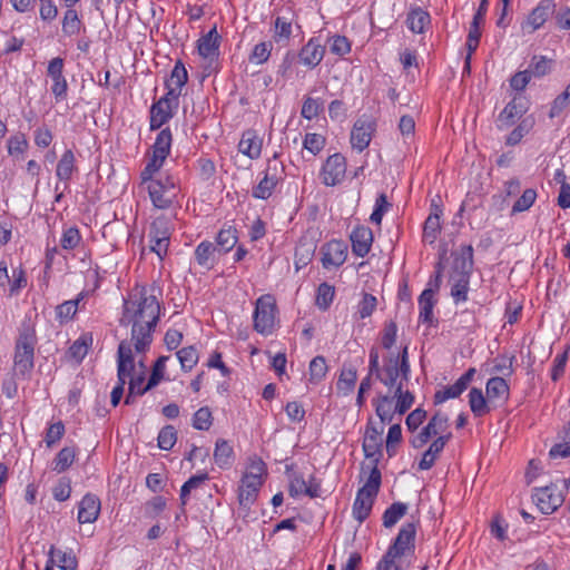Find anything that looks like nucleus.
<instances>
[{"label": "nucleus", "instance_id": "obj_54", "mask_svg": "<svg viewBox=\"0 0 570 570\" xmlns=\"http://www.w3.org/2000/svg\"><path fill=\"white\" fill-rule=\"evenodd\" d=\"M330 51L338 57H344L345 55L351 52L352 43L351 41L342 35H334L328 39Z\"/></svg>", "mask_w": 570, "mask_h": 570}, {"label": "nucleus", "instance_id": "obj_23", "mask_svg": "<svg viewBox=\"0 0 570 570\" xmlns=\"http://www.w3.org/2000/svg\"><path fill=\"white\" fill-rule=\"evenodd\" d=\"M350 240L353 254L357 257H365L372 248L374 240L373 232L365 225H358L353 228Z\"/></svg>", "mask_w": 570, "mask_h": 570}, {"label": "nucleus", "instance_id": "obj_32", "mask_svg": "<svg viewBox=\"0 0 570 570\" xmlns=\"http://www.w3.org/2000/svg\"><path fill=\"white\" fill-rule=\"evenodd\" d=\"M86 31V26L75 8H66L61 19V32L63 36L72 38Z\"/></svg>", "mask_w": 570, "mask_h": 570}, {"label": "nucleus", "instance_id": "obj_35", "mask_svg": "<svg viewBox=\"0 0 570 570\" xmlns=\"http://www.w3.org/2000/svg\"><path fill=\"white\" fill-rule=\"evenodd\" d=\"M213 456L220 469H229L235 460L233 445L225 439H218L215 443Z\"/></svg>", "mask_w": 570, "mask_h": 570}, {"label": "nucleus", "instance_id": "obj_33", "mask_svg": "<svg viewBox=\"0 0 570 570\" xmlns=\"http://www.w3.org/2000/svg\"><path fill=\"white\" fill-rule=\"evenodd\" d=\"M77 171L76 156L71 149H67L61 155L56 167L57 178L68 187V183L72 178L73 173Z\"/></svg>", "mask_w": 570, "mask_h": 570}, {"label": "nucleus", "instance_id": "obj_59", "mask_svg": "<svg viewBox=\"0 0 570 570\" xmlns=\"http://www.w3.org/2000/svg\"><path fill=\"white\" fill-rule=\"evenodd\" d=\"M134 371H130V377L127 379L129 384V393L126 396L125 403L130 404L132 395H142L149 389H146V385L142 386L145 381L144 372H140L137 376L132 375Z\"/></svg>", "mask_w": 570, "mask_h": 570}, {"label": "nucleus", "instance_id": "obj_9", "mask_svg": "<svg viewBox=\"0 0 570 570\" xmlns=\"http://www.w3.org/2000/svg\"><path fill=\"white\" fill-rule=\"evenodd\" d=\"M173 144V134L169 128L161 129L153 145V156L142 169L140 177L144 183L150 180L153 176L163 167L166 158L170 154Z\"/></svg>", "mask_w": 570, "mask_h": 570}, {"label": "nucleus", "instance_id": "obj_28", "mask_svg": "<svg viewBox=\"0 0 570 570\" xmlns=\"http://www.w3.org/2000/svg\"><path fill=\"white\" fill-rule=\"evenodd\" d=\"M263 139L255 130L243 132L238 142V151L252 160L258 159L262 155Z\"/></svg>", "mask_w": 570, "mask_h": 570}, {"label": "nucleus", "instance_id": "obj_64", "mask_svg": "<svg viewBox=\"0 0 570 570\" xmlns=\"http://www.w3.org/2000/svg\"><path fill=\"white\" fill-rule=\"evenodd\" d=\"M569 102H570V80H569V83L567 85L566 89L554 98L549 116L551 118L559 116L561 114V111L567 108Z\"/></svg>", "mask_w": 570, "mask_h": 570}, {"label": "nucleus", "instance_id": "obj_4", "mask_svg": "<svg viewBox=\"0 0 570 570\" xmlns=\"http://www.w3.org/2000/svg\"><path fill=\"white\" fill-rule=\"evenodd\" d=\"M415 396L409 389L387 390L386 394H379L373 400V406L383 423H391L395 415L402 416L414 404Z\"/></svg>", "mask_w": 570, "mask_h": 570}, {"label": "nucleus", "instance_id": "obj_8", "mask_svg": "<svg viewBox=\"0 0 570 570\" xmlns=\"http://www.w3.org/2000/svg\"><path fill=\"white\" fill-rule=\"evenodd\" d=\"M36 336L31 330L20 333L13 357V371L16 375L26 377L33 368Z\"/></svg>", "mask_w": 570, "mask_h": 570}, {"label": "nucleus", "instance_id": "obj_45", "mask_svg": "<svg viewBox=\"0 0 570 570\" xmlns=\"http://www.w3.org/2000/svg\"><path fill=\"white\" fill-rule=\"evenodd\" d=\"M385 424L386 423H383L381 420L379 424L368 421L364 436L365 450L367 448H376L382 443V434L384 432Z\"/></svg>", "mask_w": 570, "mask_h": 570}, {"label": "nucleus", "instance_id": "obj_31", "mask_svg": "<svg viewBox=\"0 0 570 570\" xmlns=\"http://www.w3.org/2000/svg\"><path fill=\"white\" fill-rule=\"evenodd\" d=\"M485 393L490 404L499 405L503 404L509 399L510 389L503 377L494 376L488 380Z\"/></svg>", "mask_w": 570, "mask_h": 570}, {"label": "nucleus", "instance_id": "obj_40", "mask_svg": "<svg viewBox=\"0 0 570 570\" xmlns=\"http://www.w3.org/2000/svg\"><path fill=\"white\" fill-rule=\"evenodd\" d=\"M238 242V230L233 225H225L216 236V243L223 253L230 252Z\"/></svg>", "mask_w": 570, "mask_h": 570}, {"label": "nucleus", "instance_id": "obj_61", "mask_svg": "<svg viewBox=\"0 0 570 570\" xmlns=\"http://www.w3.org/2000/svg\"><path fill=\"white\" fill-rule=\"evenodd\" d=\"M158 446L161 450H170L177 441V431L173 425L164 426L157 438Z\"/></svg>", "mask_w": 570, "mask_h": 570}, {"label": "nucleus", "instance_id": "obj_38", "mask_svg": "<svg viewBox=\"0 0 570 570\" xmlns=\"http://www.w3.org/2000/svg\"><path fill=\"white\" fill-rule=\"evenodd\" d=\"M430 22L429 12L422 8L411 9L406 17V26L413 33H423Z\"/></svg>", "mask_w": 570, "mask_h": 570}, {"label": "nucleus", "instance_id": "obj_56", "mask_svg": "<svg viewBox=\"0 0 570 570\" xmlns=\"http://www.w3.org/2000/svg\"><path fill=\"white\" fill-rule=\"evenodd\" d=\"M323 110V101L320 98L306 97L303 101L301 115L307 120H312Z\"/></svg>", "mask_w": 570, "mask_h": 570}, {"label": "nucleus", "instance_id": "obj_24", "mask_svg": "<svg viewBox=\"0 0 570 570\" xmlns=\"http://www.w3.org/2000/svg\"><path fill=\"white\" fill-rule=\"evenodd\" d=\"M528 110L527 101L523 97H514L500 112L498 121L501 127H510L519 120Z\"/></svg>", "mask_w": 570, "mask_h": 570}, {"label": "nucleus", "instance_id": "obj_36", "mask_svg": "<svg viewBox=\"0 0 570 570\" xmlns=\"http://www.w3.org/2000/svg\"><path fill=\"white\" fill-rule=\"evenodd\" d=\"M217 248L209 240L200 242L195 248V259L199 266L209 271L216 264L215 253Z\"/></svg>", "mask_w": 570, "mask_h": 570}, {"label": "nucleus", "instance_id": "obj_26", "mask_svg": "<svg viewBox=\"0 0 570 570\" xmlns=\"http://www.w3.org/2000/svg\"><path fill=\"white\" fill-rule=\"evenodd\" d=\"M451 436V433H446L434 439L429 448L423 452L422 458L417 463V468L422 471L430 470L444 450Z\"/></svg>", "mask_w": 570, "mask_h": 570}, {"label": "nucleus", "instance_id": "obj_5", "mask_svg": "<svg viewBox=\"0 0 570 570\" xmlns=\"http://www.w3.org/2000/svg\"><path fill=\"white\" fill-rule=\"evenodd\" d=\"M381 481L382 476L379 468L375 465L372 466L365 483L356 492V497L353 502L352 514L357 522H364L371 514L373 504L380 491Z\"/></svg>", "mask_w": 570, "mask_h": 570}, {"label": "nucleus", "instance_id": "obj_39", "mask_svg": "<svg viewBox=\"0 0 570 570\" xmlns=\"http://www.w3.org/2000/svg\"><path fill=\"white\" fill-rule=\"evenodd\" d=\"M470 278L471 277L468 276L450 275L451 296L455 304L464 303L468 301Z\"/></svg>", "mask_w": 570, "mask_h": 570}, {"label": "nucleus", "instance_id": "obj_17", "mask_svg": "<svg viewBox=\"0 0 570 570\" xmlns=\"http://www.w3.org/2000/svg\"><path fill=\"white\" fill-rule=\"evenodd\" d=\"M150 249L160 259H163L168 252L170 242V232L167 227V223L163 219H156L149 232Z\"/></svg>", "mask_w": 570, "mask_h": 570}, {"label": "nucleus", "instance_id": "obj_6", "mask_svg": "<svg viewBox=\"0 0 570 570\" xmlns=\"http://www.w3.org/2000/svg\"><path fill=\"white\" fill-rule=\"evenodd\" d=\"M173 85L178 86V60L175 61L170 80L167 82L168 91L166 95L154 101L149 109V129H160L169 119L174 117L171 99L175 98V88Z\"/></svg>", "mask_w": 570, "mask_h": 570}, {"label": "nucleus", "instance_id": "obj_18", "mask_svg": "<svg viewBox=\"0 0 570 570\" xmlns=\"http://www.w3.org/2000/svg\"><path fill=\"white\" fill-rule=\"evenodd\" d=\"M448 428V417L440 413L434 414L429 423L412 439L411 444L415 449L424 446L431 438L445 432Z\"/></svg>", "mask_w": 570, "mask_h": 570}, {"label": "nucleus", "instance_id": "obj_1", "mask_svg": "<svg viewBox=\"0 0 570 570\" xmlns=\"http://www.w3.org/2000/svg\"><path fill=\"white\" fill-rule=\"evenodd\" d=\"M160 315L159 302L146 287H135L124 299L122 313L119 320L121 326L130 327V337L119 344H127L136 353H145L153 342L157 322Z\"/></svg>", "mask_w": 570, "mask_h": 570}, {"label": "nucleus", "instance_id": "obj_3", "mask_svg": "<svg viewBox=\"0 0 570 570\" xmlns=\"http://www.w3.org/2000/svg\"><path fill=\"white\" fill-rule=\"evenodd\" d=\"M266 463L257 455L249 456L237 489V500L242 508L250 509L267 478Z\"/></svg>", "mask_w": 570, "mask_h": 570}, {"label": "nucleus", "instance_id": "obj_63", "mask_svg": "<svg viewBox=\"0 0 570 570\" xmlns=\"http://www.w3.org/2000/svg\"><path fill=\"white\" fill-rule=\"evenodd\" d=\"M50 554H51V557L57 558V560L59 562L58 567L61 570H76L77 569L78 562H77L76 557L71 552L67 553L61 550H55V548L52 547L50 549Z\"/></svg>", "mask_w": 570, "mask_h": 570}, {"label": "nucleus", "instance_id": "obj_11", "mask_svg": "<svg viewBox=\"0 0 570 570\" xmlns=\"http://www.w3.org/2000/svg\"><path fill=\"white\" fill-rule=\"evenodd\" d=\"M440 285L441 267H439L435 275L429 279L428 287L419 296V322L429 325L433 323V308L436 304L435 293L439 291Z\"/></svg>", "mask_w": 570, "mask_h": 570}, {"label": "nucleus", "instance_id": "obj_37", "mask_svg": "<svg viewBox=\"0 0 570 570\" xmlns=\"http://www.w3.org/2000/svg\"><path fill=\"white\" fill-rule=\"evenodd\" d=\"M468 396L470 410L474 416L482 417L491 411L492 404H490L481 389H471Z\"/></svg>", "mask_w": 570, "mask_h": 570}, {"label": "nucleus", "instance_id": "obj_48", "mask_svg": "<svg viewBox=\"0 0 570 570\" xmlns=\"http://www.w3.org/2000/svg\"><path fill=\"white\" fill-rule=\"evenodd\" d=\"M407 505L402 502H395L391 504L383 513V525L385 528H392L400 519L406 513Z\"/></svg>", "mask_w": 570, "mask_h": 570}, {"label": "nucleus", "instance_id": "obj_49", "mask_svg": "<svg viewBox=\"0 0 570 570\" xmlns=\"http://www.w3.org/2000/svg\"><path fill=\"white\" fill-rule=\"evenodd\" d=\"M7 148L11 157L18 158L29 148V141L24 134L18 132L8 138Z\"/></svg>", "mask_w": 570, "mask_h": 570}, {"label": "nucleus", "instance_id": "obj_41", "mask_svg": "<svg viewBox=\"0 0 570 570\" xmlns=\"http://www.w3.org/2000/svg\"><path fill=\"white\" fill-rule=\"evenodd\" d=\"M77 456V448L76 446H65L62 448L56 455L52 461V470L57 473H62L67 471L72 463L75 462Z\"/></svg>", "mask_w": 570, "mask_h": 570}, {"label": "nucleus", "instance_id": "obj_53", "mask_svg": "<svg viewBox=\"0 0 570 570\" xmlns=\"http://www.w3.org/2000/svg\"><path fill=\"white\" fill-rule=\"evenodd\" d=\"M377 299L374 295L364 293L357 303L356 314L361 320L370 317L376 309Z\"/></svg>", "mask_w": 570, "mask_h": 570}, {"label": "nucleus", "instance_id": "obj_43", "mask_svg": "<svg viewBox=\"0 0 570 570\" xmlns=\"http://www.w3.org/2000/svg\"><path fill=\"white\" fill-rule=\"evenodd\" d=\"M357 381V372L354 367H344L340 373L336 383L337 391L343 395H348L353 392Z\"/></svg>", "mask_w": 570, "mask_h": 570}, {"label": "nucleus", "instance_id": "obj_2", "mask_svg": "<svg viewBox=\"0 0 570 570\" xmlns=\"http://www.w3.org/2000/svg\"><path fill=\"white\" fill-rule=\"evenodd\" d=\"M368 368L370 374H374L387 390L397 389L400 392V389H407L411 372L407 346H403L396 354L390 353L382 366L377 351L372 350L368 355Z\"/></svg>", "mask_w": 570, "mask_h": 570}, {"label": "nucleus", "instance_id": "obj_52", "mask_svg": "<svg viewBox=\"0 0 570 570\" xmlns=\"http://www.w3.org/2000/svg\"><path fill=\"white\" fill-rule=\"evenodd\" d=\"M326 138L321 134L307 132L303 139V147L312 155H318L325 147Z\"/></svg>", "mask_w": 570, "mask_h": 570}, {"label": "nucleus", "instance_id": "obj_21", "mask_svg": "<svg viewBox=\"0 0 570 570\" xmlns=\"http://www.w3.org/2000/svg\"><path fill=\"white\" fill-rule=\"evenodd\" d=\"M47 73L52 80L51 92L57 101L67 97L68 83L63 76V59L56 57L48 63Z\"/></svg>", "mask_w": 570, "mask_h": 570}, {"label": "nucleus", "instance_id": "obj_22", "mask_svg": "<svg viewBox=\"0 0 570 570\" xmlns=\"http://www.w3.org/2000/svg\"><path fill=\"white\" fill-rule=\"evenodd\" d=\"M375 122L370 118H358L351 130V144L354 149L363 151L371 142Z\"/></svg>", "mask_w": 570, "mask_h": 570}, {"label": "nucleus", "instance_id": "obj_44", "mask_svg": "<svg viewBox=\"0 0 570 570\" xmlns=\"http://www.w3.org/2000/svg\"><path fill=\"white\" fill-rule=\"evenodd\" d=\"M440 216L441 210L436 209L434 213H431L425 223H424V229H423V237L424 240L433 244L441 230V223H440Z\"/></svg>", "mask_w": 570, "mask_h": 570}, {"label": "nucleus", "instance_id": "obj_47", "mask_svg": "<svg viewBox=\"0 0 570 570\" xmlns=\"http://www.w3.org/2000/svg\"><path fill=\"white\" fill-rule=\"evenodd\" d=\"M335 297V287L328 283H321L316 289L315 304L322 309L326 311L333 303Z\"/></svg>", "mask_w": 570, "mask_h": 570}, {"label": "nucleus", "instance_id": "obj_62", "mask_svg": "<svg viewBox=\"0 0 570 570\" xmlns=\"http://www.w3.org/2000/svg\"><path fill=\"white\" fill-rule=\"evenodd\" d=\"M209 479L208 473L206 471H202L190 476L181 487H180V498H184L190 494L195 489L199 488Z\"/></svg>", "mask_w": 570, "mask_h": 570}, {"label": "nucleus", "instance_id": "obj_16", "mask_svg": "<svg viewBox=\"0 0 570 570\" xmlns=\"http://www.w3.org/2000/svg\"><path fill=\"white\" fill-rule=\"evenodd\" d=\"M416 529L413 523H405L401 527L396 538L393 543L389 547L386 554L389 558L393 557L399 560L414 549V540H415Z\"/></svg>", "mask_w": 570, "mask_h": 570}, {"label": "nucleus", "instance_id": "obj_14", "mask_svg": "<svg viewBox=\"0 0 570 570\" xmlns=\"http://www.w3.org/2000/svg\"><path fill=\"white\" fill-rule=\"evenodd\" d=\"M346 174V159L341 154H334L327 157L322 166L320 178L326 186H336L341 184Z\"/></svg>", "mask_w": 570, "mask_h": 570}, {"label": "nucleus", "instance_id": "obj_51", "mask_svg": "<svg viewBox=\"0 0 570 570\" xmlns=\"http://www.w3.org/2000/svg\"><path fill=\"white\" fill-rule=\"evenodd\" d=\"M308 373L311 383H320L327 373L325 358L323 356H315L309 363Z\"/></svg>", "mask_w": 570, "mask_h": 570}, {"label": "nucleus", "instance_id": "obj_58", "mask_svg": "<svg viewBox=\"0 0 570 570\" xmlns=\"http://www.w3.org/2000/svg\"><path fill=\"white\" fill-rule=\"evenodd\" d=\"M81 242V235L77 227L71 226L62 230L60 246L66 250L75 249Z\"/></svg>", "mask_w": 570, "mask_h": 570}, {"label": "nucleus", "instance_id": "obj_12", "mask_svg": "<svg viewBox=\"0 0 570 570\" xmlns=\"http://www.w3.org/2000/svg\"><path fill=\"white\" fill-rule=\"evenodd\" d=\"M148 185L149 196L153 204L160 209L170 207L177 196L176 183L171 177L165 179L149 180Z\"/></svg>", "mask_w": 570, "mask_h": 570}, {"label": "nucleus", "instance_id": "obj_34", "mask_svg": "<svg viewBox=\"0 0 570 570\" xmlns=\"http://www.w3.org/2000/svg\"><path fill=\"white\" fill-rule=\"evenodd\" d=\"M87 293L85 291H81L76 298L65 301L63 303L59 304L56 307V320L59 322V324H66L73 320L76 316L80 303L85 299Z\"/></svg>", "mask_w": 570, "mask_h": 570}, {"label": "nucleus", "instance_id": "obj_10", "mask_svg": "<svg viewBox=\"0 0 570 570\" xmlns=\"http://www.w3.org/2000/svg\"><path fill=\"white\" fill-rule=\"evenodd\" d=\"M135 370L134 354L128 350L127 344H119L118 346V361H117V376L118 383L114 386L110 395L112 406H117L124 394V386L127 379L130 377V371Z\"/></svg>", "mask_w": 570, "mask_h": 570}, {"label": "nucleus", "instance_id": "obj_7", "mask_svg": "<svg viewBox=\"0 0 570 570\" xmlns=\"http://www.w3.org/2000/svg\"><path fill=\"white\" fill-rule=\"evenodd\" d=\"M276 298L272 294H264L255 302L253 313L254 330L264 336L272 335L278 324Z\"/></svg>", "mask_w": 570, "mask_h": 570}, {"label": "nucleus", "instance_id": "obj_46", "mask_svg": "<svg viewBox=\"0 0 570 570\" xmlns=\"http://www.w3.org/2000/svg\"><path fill=\"white\" fill-rule=\"evenodd\" d=\"M292 22L285 17H277L274 21V41L276 43H287L292 37Z\"/></svg>", "mask_w": 570, "mask_h": 570}, {"label": "nucleus", "instance_id": "obj_55", "mask_svg": "<svg viewBox=\"0 0 570 570\" xmlns=\"http://www.w3.org/2000/svg\"><path fill=\"white\" fill-rule=\"evenodd\" d=\"M191 424L199 431L209 430L213 424V415L209 407L204 406L198 409L193 415Z\"/></svg>", "mask_w": 570, "mask_h": 570}, {"label": "nucleus", "instance_id": "obj_30", "mask_svg": "<svg viewBox=\"0 0 570 570\" xmlns=\"http://www.w3.org/2000/svg\"><path fill=\"white\" fill-rule=\"evenodd\" d=\"M325 48L320 43L318 39L311 38L307 43L299 51V61L313 69L317 67L323 60Z\"/></svg>", "mask_w": 570, "mask_h": 570}, {"label": "nucleus", "instance_id": "obj_42", "mask_svg": "<svg viewBox=\"0 0 570 570\" xmlns=\"http://www.w3.org/2000/svg\"><path fill=\"white\" fill-rule=\"evenodd\" d=\"M277 178L265 173L259 183L253 187L252 196L256 199L266 200L268 199L277 185Z\"/></svg>", "mask_w": 570, "mask_h": 570}, {"label": "nucleus", "instance_id": "obj_25", "mask_svg": "<svg viewBox=\"0 0 570 570\" xmlns=\"http://www.w3.org/2000/svg\"><path fill=\"white\" fill-rule=\"evenodd\" d=\"M100 509L101 503L96 494H85L78 505V522L81 524L94 523L99 517Z\"/></svg>", "mask_w": 570, "mask_h": 570}, {"label": "nucleus", "instance_id": "obj_60", "mask_svg": "<svg viewBox=\"0 0 570 570\" xmlns=\"http://www.w3.org/2000/svg\"><path fill=\"white\" fill-rule=\"evenodd\" d=\"M66 429L61 421L49 424L45 434V442L47 448L56 445L65 435Z\"/></svg>", "mask_w": 570, "mask_h": 570}, {"label": "nucleus", "instance_id": "obj_27", "mask_svg": "<svg viewBox=\"0 0 570 570\" xmlns=\"http://www.w3.org/2000/svg\"><path fill=\"white\" fill-rule=\"evenodd\" d=\"M220 37L216 27L212 28L198 40V53L209 62L215 61L219 55Z\"/></svg>", "mask_w": 570, "mask_h": 570}, {"label": "nucleus", "instance_id": "obj_50", "mask_svg": "<svg viewBox=\"0 0 570 570\" xmlns=\"http://www.w3.org/2000/svg\"><path fill=\"white\" fill-rule=\"evenodd\" d=\"M538 194L534 188L524 189L521 196L514 202L511 213L518 214L529 210L535 203Z\"/></svg>", "mask_w": 570, "mask_h": 570}, {"label": "nucleus", "instance_id": "obj_19", "mask_svg": "<svg viewBox=\"0 0 570 570\" xmlns=\"http://www.w3.org/2000/svg\"><path fill=\"white\" fill-rule=\"evenodd\" d=\"M554 8L553 0H541L528 14L527 20L522 23V30L531 33L540 29L553 13Z\"/></svg>", "mask_w": 570, "mask_h": 570}, {"label": "nucleus", "instance_id": "obj_15", "mask_svg": "<svg viewBox=\"0 0 570 570\" xmlns=\"http://www.w3.org/2000/svg\"><path fill=\"white\" fill-rule=\"evenodd\" d=\"M532 500L543 514L553 513L563 502V497L556 484L537 488Z\"/></svg>", "mask_w": 570, "mask_h": 570}, {"label": "nucleus", "instance_id": "obj_29", "mask_svg": "<svg viewBox=\"0 0 570 570\" xmlns=\"http://www.w3.org/2000/svg\"><path fill=\"white\" fill-rule=\"evenodd\" d=\"M473 268V248L471 245L462 246L454 255L450 275L471 277Z\"/></svg>", "mask_w": 570, "mask_h": 570}, {"label": "nucleus", "instance_id": "obj_20", "mask_svg": "<svg viewBox=\"0 0 570 570\" xmlns=\"http://www.w3.org/2000/svg\"><path fill=\"white\" fill-rule=\"evenodd\" d=\"M476 370L470 367L464 374H462L452 385L444 386L434 394V403L442 404L451 399L459 397L472 382Z\"/></svg>", "mask_w": 570, "mask_h": 570}, {"label": "nucleus", "instance_id": "obj_57", "mask_svg": "<svg viewBox=\"0 0 570 570\" xmlns=\"http://www.w3.org/2000/svg\"><path fill=\"white\" fill-rule=\"evenodd\" d=\"M272 49L273 45L271 41H262L255 45L249 56L250 62L255 65L266 62L271 57Z\"/></svg>", "mask_w": 570, "mask_h": 570}, {"label": "nucleus", "instance_id": "obj_13", "mask_svg": "<svg viewBox=\"0 0 570 570\" xmlns=\"http://www.w3.org/2000/svg\"><path fill=\"white\" fill-rule=\"evenodd\" d=\"M348 247L344 240L332 239L325 243L320 250L321 263L325 269H337L347 258Z\"/></svg>", "mask_w": 570, "mask_h": 570}]
</instances>
